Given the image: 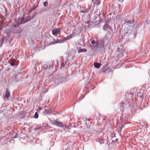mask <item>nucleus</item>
<instances>
[{"label":"nucleus","mask_w":150,"mask_h":150,"mask_svg":"<svg viewBox=\"0 0 150 150\" xmlns=\"http://www.w3.org/2000/svg\"><path fill=\"white\" fill-rule=\"evenodd\" d=\"M105 40H105V38H104L103 39H102L100 43H99V45L100 46H102L103 47H104V43H105Z\"/></svg>","instance_id":"obj_4"},{"label":"nucleus","mask_w":150,"mask_h":150,"mask_svg":"<svg viewBox=\"0 0 150 150\" xmlns=\"http://www.w3.org/2000/svg\"><path fill=\"white\" fill-rule=\"evenodd\" d=\"M125 102H122L121 103H120V104L119 105V106H120V107L121 108H123L124 107Z\"/></svg>","instance_id":"obj_12"},{"label":"nucleus","mask_w":150,"mask_h":150,"mask_svg":"<svg viewBox=\"0 0 150 150\" xmlns=\"http://www.w3.org/2000/svg\"><path fill=\"white\" fill-rule=\"evenodd\" d=\"M58 43V42L57 41H54V42L51 41L50 42H49L48 44V45H54L57 43Z\"/></svg>","instance_id":"obj_11"},{"label":"nucleus","mask_w":150,"mask_h":150,"mask_svg":"<svg viewBox=\"0 0 150 150\" xmlns=\"http://www.w3.org/2000/svg\"><path fill=\"white\" fill-rule=\"evenodd\" d=\"M34 117L35 118H37L38 117V113L37 112H35L34 115Z\"/></svg>","instance_id":"obj_15"},{"label":"nucleus","mask_w":150,"mask_h":150,"mask_svg":"<svg viewBox=\"0 0 150 150\" xmlns=\"http://www.w3.org/2000/svg\"><path fill=\"white\" fill-rule=\"evenodd\" d=\"M96 88V86H95L92 89V90H93L94 88Z\"/></svg>","instance_id":"obj_27"},{"label":"nucleus","mask_w":150,"mask_h":150,"mask_svg":"<svg viewBox=\"0 0 150 150\" xmlns=\"http://www.w3.org/2000/svg\"><path fill=\"white\" fill-rule=\"evenodd\" d=\"M99 141L100 142V144H104L105 142V139L103 138H98Z\"/></svg>","instance_id":"obj_8"},{"label":"nucleus","mask_w":150,"mask_h":150,"mask_svg":"<svg viewBox=\"0 0 150 150\" xmlns=\"http://www.w3.org/2000/svg\"><path fill=\"white\" fill-rule=\"evenodd\" d=\"M1 28H0V30H1Z\"/></svg>","instance_id":"obj_29"},{"label":"nucleus","mask_w":150,"mask_h":150,"mask_svg":"<svg viewBox=\"0 0 150 150\" xmlns=\"http://www.w3.org/2000/svg\"><path fill=\"white\" fill-rule=\"evenodd\" d=\"M86 84H89L90 83V82H88V80H86Z\"/></svg>","instance_id":"obj_21"},{"label":"nucleus","mask_w":150,"mask_h":150,"mask_svg":"<svg viewBox=\"0 0 150 150\" xmlns=\"http://www.w3.org/2000/svg\"><path fill=\"white\" fill-rule=\"evenodd\" d=\"M88 22H89L88 21H86L85 23H88Z\"/></svg>","instance_id":"obj_25"},{"label":"nucleus","mask_w":150,"mask_h":150,"mask_svg":"<svg viewBox=\"0 0 150 150\" xmlns=\"http://www.w3.org/2000/svg\"><path fill=\"white\" fill-rule=\"evenodd\" d=\"M94 66L95 68L98 69L100 66V64L98 63H96L94 64Z\"/></svg>","instance_id":"obj_10"},{"label":"nucleus","mask_w":150,"mask_h":150,"mask_svg":"<svg viewBox=\"0 0 150 150\" xmlns=\"http://www.w3.org/2000/svg\"><path fill=\"white\" fill-rule=\"evenodd\" d=\"M68 62V60L65 61V62H64L63 64H62V67H64L65 64H67Z\"/></svg>","instance_id":"obj_14"},{"label":"nucleus","mask_w":150,"mask_h":150,"mask_svg":"<svg viewBox=\"0 0 150 150\" xmlns=\"http://www.w3.org/2000/svg\"><path fill=\"white\" fill-rule=\"evenodd\" d=\"M63 78H58V77L57 78V79L58 81H59V83H61L63 81Z\"/></svg>","instance_id":"obj_13"},{"label":"nucleus","mask_w":150,"mask_h":150,"mask_svg":"<svg viewBox=\"0 0 150 150\" xmlns=\"http://www.w3.org/2000/svg\"><path fill=\"white\" fill-rule=\"evenodd\" d=\"M60 31V30L58 28L53 29L52 30V34L55 36H57L58 33Z\"/></svg>","instance_id":"obj_2"},{"label":"nucleus","mask_w":150,"mask_h":150,"mask_svg":"<svg viewBox=\"0 0 150 150\" xmlns=\"http://www.w3.org/2000/svg\"><path fill=\"white\" fill-rule=\"evenodd\" d=\"M17 135H16L14 137V138H17Z\"/></svg>","instance_id":"obj_26"},{"label":"nucleus","mask_w":150,"mask_h":150,"mask_svg":"<svg viewBox=\"0 0 150 150\" xmlns=\"http://www.w3.org/2000/svg\"><path fill=\"white\" fill-rule=\"evenodd\" d=\"M48 2L47 1H45L44 3V5L46 6H48Z\"/></svg>","instance_id":"obj_19"},{"label":"nucleus","mask_w":150,"mask_h":150,"mask_svg":"<svg viewBox=\"0 0 150 150\" xmlns=\"http://www.w3.org/2000/svg\"><path fill=\"white\" fill-rule=\"evenodd\" d=\"M104 27L107 28H110L109 25L107 23H105L104 25Z\"/></svg>","instance_id":"obj_17"},{"label":"nucleus","mask_w":150,"mask_h":150,"mask_svg":"<svg viewBox=\"0 0 150 150\" xmlns=\"http://www.w3.org/2000/svg\"><path fill=\"white\" fill-rule=\"evenodd\" d=\"M75 36V34L74 33H73L72 34H71L70 35L68 36L66 38V40H68L70 39H71L72 38L74 37Z\"/></svg>","instance_id":"obj_3"},{"label":"nucleus","mask_w":150,"mask_h":150,"mask_svg":"<svg viewBox=\"0 0 150 150\" xmlns=\"http://www.w3.org/2000/svg\"><path fill=\"white\" fill-rule=\"evenodd\" d=\"M87 51V50L85 49H80L78 50V52L79 53L83 52H86Z\"/></svg>","instance_id":"obj_7"},{"label":"nucleus","mask_w":150,"mask_h":150,"mask_svg":"<svg viewBox=\"0 0 150 150\" xmlns=\"http://www.w3.org/2000/svg\"><path fill=\"white\" fill-rule=\"evenodd\" d=\"M26 22H23V21H21V23H25Z\"/></svg>","instance_id":"obj_23"},{"label":"nucleus","mask_w":150,"mask_h":150,"mask_svg":"<svg viewBox=\"0 0 150 150\" xmlns=\"http://www.w3.org/2000/svg\"><path fill=\"white\" fill-rule=\"evenodd\" d=\"M84 119V121H86V120H87V118H86L85 119Z\"/></svg>","instance_id":"obj_24"},{"label":"nucleus","mask_w":150,"mask_h":150,"mask_svg":"<svg viewBox=\"0 0 150 150\" xmlns=\"http://www.w3.org/2000/svg\"><path fill=\"white\" fill-rule=\"evenodd\" d=\"M10 95V92L8 89H6L5 96L7 98H8Z\"/></svg>","instance_id":"obj_5"},{"label":"nucleus","mask_w":150,"mask_h":150,"mask_svg":"<svg viewBox=\"0 0 150 150\" xmlns=\"http://www.w3.org/2000/svg\"><path fill=\"white\" fill-rule=\"evenodd\" d=\"M126 23L127 24H131L132 23V21L131 20H127L126 21Z\"/></svg>","instance_id":"obj_16"},{"label":"nucleus","mask_w":150,"mask_h":150,"mask_svg":"<svg viewBox=\"0 0 150 150\" xmlns=\"http://www.w3.org/2000/svg\"><path fill=\"white\" fill-rule=\"evenodd\" d=\"M66 40V38H65L63 39L59 40L57 42L58 43H62L64 42Z\"/></svg>","instance_id":"obj_9"},{"label":"nucleus","mask_w":150,"mask_h":150,"mask_svg":"<svg viewBox=\"0 0 150 150\" xmlns=\"http://www.w3.org/2000/svg\"><path fill=\"white\" fill-rule=\"evenodd\" d=\"M90 9V8L88 7L87 9L81 10V13H86L88 12Z\"/></svg>","instance_id":"obj_6"},{"label":"nucleus","mask_w":150,"mask_h":150,"mask_svg":"<svg viewBox=\"0 0 150 150\" xmlns=\"http://www.w3.org/2000/svg\"><path fill=\"white\" fill-rule=\"evenodd\" d=\"M51 123L52 125H55L58 127H62L64 126V125L62 122L57 121L56 120H52L51 122Z\"/></svg>","instance_id":"obj_1"},{"label":"nucleus","mask_w":150,"mask_h":150,"mask_svg":"<svg viewBox=\"0 0 150 150\" xmlns=\"http://www.w3.org/2000/svg\"><path fill=\"white\" fill-rule=\"evenodd\" d=\"M117 140H118V139H115V141H116V142H117Z\"/></svg>","instance_id":"obj_28"},{"label":"nucleus","mask_w":150,"mask_h":150,"mask_svg":"<svg viewBox=\"0 0 150 150\" xmlns=\"http://www.w3.org/2000/svg\"><path fill=\"white\" fill-rule=\"evenodd\" d=\"M14 60H11L10 63L11 65L12 66H14Z\"/></svg>","instance_id":"obj_18"},{"label":"nucleus","mask_w":150,"mask_h":150,"mask_svg":"<svg viewBox=\"0 0 150 150\" xmlns=\"http://www.w3.org/2000/svg\"><path fill=\"white\" fill-rule=\"evenodd\" d=\"M91 42L92 44H94L95 43V41L94 40H92L91 41Z\"/></svg>","instance_id":"obj_20"},{"label":"nucleus","mask_w":150,"mask_h":150,"mask_svg":"<svg viewBox=\"0 0 150 150\" xmlns=\"http://www.w3.org/2000/svg\"><path fill=\"white\" fill-rule=\"evenodd\" d=\"M36 8H31V11H34L35 9Z\"/></svg>","instance_id":"obj_22"}]
</instances>
